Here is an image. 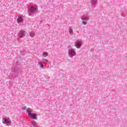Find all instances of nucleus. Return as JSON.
<instances>
[{
	"label": "nucleus",
	"mask_w": 127,
	"mask_h": 127,
	"mask_svg": "<svg viewBox=\"0 0 127 127\" xmlns=\"http://www.w3.org/2000/svg\"><path fill=\"white\" fill-rule=\"evenodd\" d=\"M38 8L37 5L31 4L28 6V13L30 16H34L36 15Z\"/></svg>",
	"instance_id": "obj_1"
},
{
	"label": "nucleus",
	"mask_w": 127,
	"mask_h": 127,
	"mask_svg": "<svg viewBox=\"0 0 127 127\" xmlns=\"http://www.w3.org/2000/svg\"><path fill=\"white\" fill-rule=\"evenodd\" d=\"M26 112L28 113V117L30 119H33L34 120H37V115L36 114H32L31 113V111L27 109L26 110Z\"/></svg>",
	"instance_id": "obj_2"
},
{
	"label": "nucleus",
	"mask_w": 127,
	"mask_h": 127,
	"mask_svg": "<svg viewBox=\"0 0 127 127\" xmlns=\"http://www.w3.org/2000/svg\"><path fill=\"white\" fill-rule=\"evenodd\" d=\"M82 20H83L82 21V24H84V25H86L87 24V21L89 20V15L88 14L84 15L81 17Z\"/></svg>",
	"instance_id": "obj_3"
},
{
	"label": "nucleus",
	"mask_w": 127,
	"mask_h": 127,
	"mask_svg": "<svg viewBox=\"0 0 127 127\" xmlns=\"http://www.w3.org/2000/svg\"><path fill=\"white\" fill-rule=\"evenodd\" d=\"M68 55H69V57L70 58H73V56H76V52L73 50V49H70L68 50Z\"/></svg>",
	"instance_id": "obj_4"
},
{
	"label": "nucleus",
	"mask_w": 127,
	"mask_h": 127,
	"mask_svg": "<svg viewBox=\"0 0 127 127\" xmlns=\"http://www.w3.org/2000/svg\"><path fill=\"white\" fill-rule=\"evenodd\" d=\"M26 34V32L23 30H21L19 32L18 35L20 38H23Z\"/></svg>",
	"instance_id": "obj_5"
},
{
	"label": "nucleus",
	"mask_w": 127,
	"mask_h": 127,
	"mask_svg": "<svg viewBox=\"0 0 127 127\" xmlns=\"http://www.w3.org/2000/svg\"><path fill=\"white\" fill-rule=\"evenodd\" d=\"M75 46L76 47V48H81V46H82V40H77L75 42Z\"/></svg>",
	"instance_id": "obj_6"
},
{
	"label": "nucleus",
	"mask_w": 127,
	"mask_h": 127,
	"mask_svg": "<svg viewBox=\"0 0 127 127\" xmlns=\"http://www.w3.org/2000/svg\"><path fill=\"white\" fill-rule=\"evenodd\" d=\"M2 123L6 126H8V124H11V121L8 120L7 118H4L2 119Z\"/></svg>",
	"instance_id": "obj_7"
},
{
	"label": "nucleus",
	"mask_w": 127,
	"mask_h": 127,
	"mask_svg": "<svg viewBox=\"0 0 127 127\" xmlns=\"http://www.w3.org/2000/svg\"><path fill=\"white\" fill-rule=\"evenodd\" d=\"M17 23H23V16L19 15L17 19Z\"/></svg>",
	"instance_id": "obj_8"
},
{
	"label": "nucleus",
	"mask_w": 127,
	"mask_h": 127,
	"mask_svg": "<svg viewBox=\"0 0 127 127\" xmlns=\"http://www.w3.org/2000/svg\"><path fill=\"white\" fill-rule=\"evenodd\" d=\"M12 71L13 73H14L15 77H17V76H18V69L16 66L14 67L13 69H12Z\"/></svg>",
	"instance_id": "obj_9"
},
{
	"label": "nucleus",
	"mask_w": 127,
	"mask_h": 127,
	"mask_svg": "<svg viewBox=\"0 0 127 127\" xmlns=\"http://www.w3.org/2000/svg\"><path fill=\"white\" fill-rule=\"evenodd\" d=\"M38 65H39L40 68L44 67V65H43V63H42V62H38Z\"/></svg>",
	"instance_id": "obj_10"
},
{
	"label": "nucleus",
	"mask_w": 127,
	"mask_h": 127,
	"mask_svg": "<svg viewBox=\"0 0 127 127\" xmlns=\"http://www.w3.org/2000/svg\"><path fill=\"white\" fill-rule=\"evenodd\" d=\"M29 35L31 37H34V35H35V33H34V32L33 31L30 32Z\"/></svg>",
	"instance_id": "obj_11"
},
{
	"label": "nucleus",
	"mask_w": 127,
	"mask_h": 127,
	"mask_svg": "<svg viewBox=\"0 0 127 127\" xmlns=\"http://www.w3.org/2000/svg\"><path fill=\"white\" fill-rule=\"evenodd\" d=\"M91 2L94 5L97 3V0H91Z\"/></svg>",
	"instance_id": "obj_12"
},
{
	"label": "nucleus",
	"mask_w": 127,
	"mask_h": 127,
	"mask_svg": "<svg viewBox=\"0 0 127 127\" xmlns=\"http://www.w3.org/2000/svg\"><path fill=\"white\" fill-rule=\"evenodd\" d=\"M69 33H70V34H73V29L72 28L69 29Z\"/></svg>",
	"instance_id": "obj_13"
},
{
	"label": "nucleus",
	"mask_w": 127,
	"mask_h": 127,
	"mask_svg": "<svg viewBox=\"0 0 127 127\" xmlns=\"http://www.w3.org/2000/svg\"><path fill=\"white\" fill-rule=\"evenodd\" d=\"M43 56H44V57H47V56H48V54L46 52H44L43 54Z\"/></svg>",
	"instance_id": "obj_14"
},
{
	"label": "nucleus",
	"mask_w": 127,
	"mask_h": 127,
	"mask_svg": "<svg viewBox=\"0 0 127 127\" xmlns=\"http://www.w3.org/2000/svg\"><path fill=\"white\" fill-rule=\"evenodd\" d=\"M43 63H47L48 62V60L45 59L42 60Z\"/></svg>",
	"instance_id": "obj_15"
},
{
	"label": "nucleus",
	"mask_w": 127,
	"mask_h": 127,
	"mask_svg": "<svg viewBox=\"0 0 127 127\" xmlns=\"http://www.w3.org/2000/svg\"><path fill=\"white\" fill-rule=\"evenodd\" d=\"M32 125L33 127H35L36 126V125H37V123L36 122H32Z\"/></svg>",
	"instance_id": "obj_16"
},
{
	"label": "nucleus",
	"mask_w": 127,
	"mask_h": 127,
	"mask_svg": "<svg viewBox=\"0 0 127 127\" xmlns=\"http://www.w3.org/2000/svg\"><path fill=\"white\" fill-rule=\"evenodd\" d=\"M21 109H22V110H23V111H24V110H26V106H25V107L22 106Z\"/></svg>",
	"instance_id": "obj_17"
},
{
	"label": "nucleus",
	"mask_w": 127,
	"mask_h": 127,
	"mask_svg": "<svg viewBox=\"0 0 127 127\" xmlns=\"http://www.w3.org/2000/svg\"><path fill=\"white\" fill-rule=\"evenodd\" d=\"M36 127V126H35V127Z\"/></svg>",
	"instance_id": "obj_18"
}]
</instances>
